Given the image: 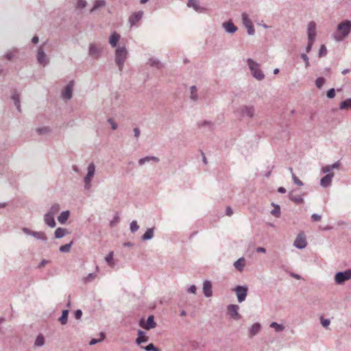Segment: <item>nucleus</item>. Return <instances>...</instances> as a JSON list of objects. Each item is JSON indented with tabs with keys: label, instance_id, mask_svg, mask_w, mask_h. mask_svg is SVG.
Listing matches in <instances>:
<instances>
[{
	"label": "nucleus",
	"instance_id": "f257e3e1",
	"mask_svg": "<svg viewBox=\"0 0 351 351\" xmlns=\"http://www.w3.org/2000/svg\"><path fill=\"white\" fill-rule=\"evenodd\" d=\"M351 32V21L344 20L339 23L337 27V31L333 34V38L340 42L348 36Z\"/></svg>",
	"mask_w": 351,
	"mask_h": 351
},
{
	"label": "nucleus",
	"instance_id": "f03ea898",
	"mask_svg": "<svg viewBox=\"0 0 351 351\" xmlns=\"http://www.w3.org/2000/svg\"><path fill=\"white\" fill-rule=\"evenodd\" d=\"M114 55V62L118 66L119 71L122 72L125 62L128 56V52L126 47L124 46L117 47L115 50Z\"/></svg>",
	"mask_w": 351,
	"mask_h": 351
},
{
	"label": "nucleus",
	"instance_id": "7ed1b4c3",
	"mask_svg": "<svg viewBox=\"0 0 351 351\" xmlns=\"http://www.w3.org/2000/svg\"><path fill=\"white\" fill-rule=\"evenodd\" d=\"M247 62L252 76L257 80H263L265 78V75L260 69V64L251 58H248Z\"/></svg>",
	"mask_w": 351,
	"mask_h": 351
},
{
	"label": "nucleus",
	"instance_id": "20e7f679",
	"mask_svg": "<svg viewBox=\"0 0 351 351\" xmlns=\"http://www.w3.org/2000/svg\"><path fill=\"white\" fill-rule=\"evenodd\" d=\"M104 47L100 43H90L88 45V54L95 60L99 59L103 53Z\"/></svg>",
	"mask_w": 351,
	"mask_h": 351
},
{
	"label": "nucleus",
	"instance_id": "39448f33",
	"mask_svg": "<svg viewBox=\"0 0 351 351\" xmlns=\"http://www.w3.org/2000/svg\"><path fill=\"white\" fill-rule=\"evenodd\" d=\"M95 173V166L94 163L91 162L88 165L87 167V173L84 178V182L85 184L84 187L86 189L88 190L91 187V180L94 177Z\"/></svg>",
	"mask_w": 351,
	"mask_h": 351
},
{
	"label": "nucleus",
	"instance_id": "423d86ee",
	"mask_svg": "<svg viewBox=\"0 0 351 351\" xmlns=\"http://www.w3.org/2000/svg\"><path fill=\"white\" fill-rule=\"evenodd\" d=\"M351 279V269L339 271L335 275V281L337 285H343L346 281Z\"/></svg>",
	"mask_w": 351,
	"mask_h": 351
},
{
	"label": "nucleus",
	"instance_id": "0eeeda50",
	"mask_svg": "<svg viewBox=\"0 0 351 351\" xmlns=\"http://www.w3.org/2000/svg\"><path fill=\"white\" fill-rule=\"evenodd\" d=\"M247 291H248V288L245 285H244V286L239 285V286H237L234 289V291L235 292V293L237 295V300L239 303H241L245 300L246 296L247 294Z\"/></svg>",
	"mask_w": 351,
	"mask_h": 351
},
{
	"label": "nucleus",
	"instance_id": "6e6552de",
	"mask_svg": "<svg viewBox=\"0 0 351 351\" xmlns=\"http://www.w3.org/2000/svg\"><path fill=\"white\" fill-rule=\"evenodd\" d=\"M242 23L247 29V34L251 36L254 35L255 33L254 25L251 19L246 13H243L242 14Z\"/></svg>",
	"mask_w": 351,
	"mask_h": 351
},
{
	"label": "nucleus",
	"instance_id": "1a4fd4ad",
	"mask_svg": "<svg viewBox=\"0 0 351 351\" xmlns=\"http://www.w3.org/2000/svg\"><path fill=\"white\" fill-rule=\"evenodd\" d=\"M239 112L242 117L252 118L255 114V108L253 106H243L239 108Z\"/></svg>",
	"mask_w": 351,
	"mask_h": 351
},
{
	"label": "nucleus",
	"instance_id": "9d476101",
	"mask_svg": "<svg viewBox=\"0 0 351 351\" xmlns=\"http://www.w3.org/2000/svg\"><path fill=\"white\" fill-rule=\"evenodd\" d=\"M22 231L25 234H26L27 235L32 236L34 238H36V239H37L38 240H41V241H43L44 242H46L47 240V237H46L45 234L43 232L33 231V230H29L27 228H22Z\"/></svg>",
	"mask_w": 351,
	"mask_h": 351
},
{
	"label": "nucleus",
	"instance_id": "9b49d317",
	"mask_svg": "<svg viewBox=\"0 0 351 351\" xmlns=\"http://www.w3.org/2000/svg\"><path fill=\"white\" fill-rule=\"evenodd\" d=\"M139 325L141 327L146 329L150 330L154 328L156 326V324L154 321V315H149L147 317V322H145L143 319H141L139 322Z\"/></svg>",
	"mask_w": 351,
	"mask_h": 351
},
{
	"label": "nucleus",
	"instance_id": "f8f14e48",
	"mask_svg": "<svg viewBox=\"0 0 351 351\" xmlns=\"http://www.w3.org/2000/svg\"><path fill=\"white\" fill-rule=\"evenodd\" d=\"M36 59L38 62L43 66H45L49 63V60L42 46L39 47L38 49Z\"/></svg>",
	"mask_w": 351,
	"mask_h": 351
},
{
	"label": "nucleus",
	"instance_id": "ddd939ff",
	"mask_svg": "<svg viewBox=\"0 0 351 351\" xmlns=\"http://www.w3.org/2000/svg\"><path fill=\"white\" fill-rule=\"evenodd\" d=\"M307 242L306 240V237L302 233L299 234L294 241L293 245L296 248L302 250L305 248Z\"/></svg>",
	"mask_w": 351,
	"mask_h": 351
},
{
	"label": "nucleus",
	"instance_id": "4468645a",
	"mask_svg": "<svg viewBox=\"0 0 351 351\" xmlns=\"http://www.w3.org/2000/svg\"><path fill=\"white\" fill-rule=\"evenodd\" d=\"M230 316L235 319L239 320L241 319V316L239 313L238 311L239 309V306L237 304H229L227 307Z\"/></svg>",
	"mask_w": 351,
	"mask_h": 351
},
{
	"label": "nucleus",
	"instance_id": "2eb2a0df",
	"mask_svg": "<svg viewBox=\"0 0 351 351\" xmlns=\"http://www.w3.org/2000/svg\"><path fill=\"white\" fill-rule=\"evenodd\" d=\"M74 86V81L71 80L66 86L64 90L62 92V97L64 99H71L73 95V88Z\"/></svg>",
	"mask_w": 351,
	"mask_h": 351
},
{
	"label": "nucleus",
	"instance_id": "dca6fc26",
	"mask_svg": "<svg viewBox=\"0 0 351 351\" xmlns=\"http://www.w3.org/2000/svg\"><path fill=\"white\" fill-rule=\"evenodd\" d=\"M308 40H315L316 37V23L314 21L308 23L307 26Z\"/></svg>",
	"mask_w": 351,
	"mask_h": 351
},
{
	"label": "nucleus",
	"instance_id": "f3484780",
	"mask_svg": "<svg viewBox=\"0 0 351 351\" xmlns=\"http://www.w3.org/2000/svg\"><path fill=\"white\" fill-rule=\"evenodd\" d=\"M334 176V173H327L320 180V185L324 188L330 186L331 185L332 180Z\"/></svg>",
	"mask_w": 351,
	"mask_h": 351
},
{
	"label": "nucleus",
	"instance_id": "a211bd4d",
	"mask_svg": "<svg viewBox=\"0 0 351 351\" xmlns=\"http://www.w3.org/2000/svg\"><path fill=\"white\" fill-rule=\"evenodd\" d=\"M143 15V11H138L137 12L133 13L129 18V23H130V25H134L137 22H138L142 19Z\"/></svg>",
	"mask_w": 351,
	"mask_h": 351
},
{
	"label": "nucleus",
	"instance_id": "6ab92c4d",
	"mask_svg": "<svg viewBox=\"0 0 351 351\" xmlns=\"http://www.w3.org/2000/svg\"><path fill=\"white\" fill-rule=\"evenodd\" d=\"M222 27L225 31L229 34H234L237 30V27L230 21L224 22L222 24Z\"/></svg>",
	"mask_w": 351,
	"mask_h": 351
},
{
	"label": "nucleus",
	"instance_id": "aec40b11",
	"mask_svg": "<svg viewBox=\"0 0 351 351\" xmlns=\"http://www.w3.org/2000/svg\"><path fill=\"white\" fill-rule=\"evenodd\" d=\"M203 293H204V295L207 298L212 296L213 291H212V284H211L210 281L205 280L204 282Z\"/></svg>",
	"mask_w": 351,
	"mask_h": 351
},
{
	"label": "nucleus",
	"instance_id": "412c9836",
	"mask_svg": "<svg viewBox=\"0 0 351 351\" xmlns=\"http://www.w3.org/2000/svg\"><path fill=\"white\" fill-rule=\"evenodd\" d=\"M187 5L190 8H193L197 12H203L205 11V8L199 5L198 0H189Z\"/></svg>",
	"mask_w": 351,
	"mask_h": 351
},
{
	"label": "nucleus",
	"instance_id": "4be33fe9",
	"mask_svg": "<svg viewBox=\"0 0 351 351\" xmlns=\"http://www.w3.org/2000/svg\"><path fill=\"white\" fill-rule=\"evenodd\" d=\"M150 161H153L156 163H158L160 161V159H159V158H158L156 156H145L144 158H140L138 161V165L142 166V165H145L146 162H148Z\"/></svg>",
	"mask_w": 351,
	"mask_h": 351
},
{
	"label": "nucleus",
	"instance_id": "5701e85b",
	"mask_svg": "<svg viewBox=\"0 0 351 351\" xmlns=\"http://www.w3.org/2000/svg\"><path fill=\"white\" fill-rule=\"evenodd\" d=\"M261 326L259 323H255L250 328H249V336L250 337H252L255 335H256L261 330Z\"/></svg>",
	"mask_w": 351,
	"mask_h": 351
},
{
	"label": "nucleus",
	"instance_id": "b1692460",
	"mask_svg": "<svg viewBox=\"0 0 351 351\" xmlns=\"http://www.w3.org/2000/svg\"><path fill=\"white\" fill-rule=\"evenodd\" d=\"M120 35L117 32H113L110 38H109V43L112 47H115L117 46V43L120 39Z\"/></svg>",
	"mask_w": 351,
	"mask_h": 351
},
{
	"label": "nucleus",
	"instance_id": "393cba45",
	"mask_svg": "<svg viewBox=\"0 0 351 351\" xmlns=\"http://www.w3.org/2000/svg\"><path fill=\"white\" fill-rule=\"evenodd\" d=\"M45 223L51 228H54L56 225V221L54 220V216L51 215L46 213L44 216Z\"/></svg>",
	"mask_w": 351,
	"mask_h": 351
},
{
	"label": "nucleus",
	"instance_id": "a878e982",
	"mask_svg": "<svg viewBox=\"0 0 351 351\" xmlns=\"http://www.w3.org/2000/svg\"><path fill=\"white\" fill-rule=\"evenodd\" d=\"M106 5V2L105 0H95L92 9L90 10V12H95L96 10L105 7Z\"/></svg>",
	"mask_w": 351,
	"mask_h": 351
},
{
	"label": "nucleus",
	"instance_id": "bb28decb",
	"mask_svg": "<svg viewBox=\"0 0 351 351\" xmlns=\"http://www.w3.org/2000/svg\"><path fill=\"white\" fill-rule=\"evenodd\" d=\"M154 228H147L145 234L142 236L143 241L150 240L154 237Z\"/></svg>",
	"mask_w": 351,
	"mask_h": 351
},
{
	"label": "nucleus",
	"instance_id": "cd10ccee",
	"mask_svg": "<svg viewBox=\"0 0 351 351\" xmlns=\"http://www.w3.org/2000/svg\"><path fill=\"white\" fill-rule=\"evenodd\" d=\"M69 215L70 212L69 210L62 211L58 217V220L61 224H64L68 220Z\"/></svg>",
	"mask_w": 351,
	"mask_h": 351
},
{
	"label": "nucleus",
	"instance_id": "c85d7f7f",
	"mask_svg": "<svg viewBox=\"0 0 351 351\" xmlns=\"http://www.w3.org/2000/svg\"><path fill=\"white\" fill-rule=\"evenodd\" d=\"M145 332L142 330L138 331V337L136 339V343L138 345H140L142 343L147 342L148 341V337L146 336H144Z\"/></svg>",
	"mask_w": 351,
	"mask_h": 351
},
{
	"label": "nucleus",
	"instance_id": "c756f323",
	"mask_svg": "<svg viewBox=\"0 0 351 351\" xmlns=\"http://www.w3.org/2000/svg\"><path fill=\"white\" fill-rule=\"evenodd\" d=\"M289 198L292 202H295L297 204H301L304 202V199L302 195H293L292 193H289Z\"/></svg>",
	"mask_w": 351,
	"mask_h": 351
},
{
	"label": "nucleus",
	"instance_id": "7c9ffc66",
	"mask_svg": "<svg viewBox=\"0 0 351 351\" xmlns=\"http://www.w3.org/2000/svg\"><path fill=\"white\" fill-rule=\"evenodd\" d=\"M244 265H245V258H240L234 263V266L235 267V268L240 271H241L243 269Z\"/></svg>",
	"mask_w": 351,
	"mask_h": 351
},
{
	"label": "nucleus",
	"instance_id": "2f4dec72",
	"mask_svg": "<svg viewBox=\"0 0 351 351\" xmlns=\"http://www.w3.org/2000/svg\"><path fill=\"white\" fill-rule=\"evenodd\" d=\"M66 232V228H58L54 232V237L56 239H61L65 236Z\"/></svg>",
	"mask_w": 351,
	"mask_h": 351
},
{
	"label": "nucleus",
	"instance_id": "473e14b6",
	"mask_svg": "<svg viewBox=\"0 0 351 351\" xmlns=\"http://www.w3.org/2000/svg\"><path fill=\"white\" fill-rule=\"evenodd\" d=\"M339 108L341 110L351 109V98L342 101L339 104Z\"/></svg>",
	"mask_w": 351,
	"mask_h": 351
},
{
	"label": "nucleus",
	"instance_id": "72a5a7b5",
	"mask_svg": "<svg viewBox=\"0 0 351 351\" xmlns=\"http://www.w3.org/2000/svg\"><path fill=\"white\" fill-rule=\"evenodd\" d=\"M69 310H63L59 321L62 325H65L68 321Z\"/></svg>",
	"mask_w": 351,
	"mask_h": 351
},
{
	"label": "nucleus",
	"instance_id": "f704fd0d",
	"mask_svg": "<svg viewBox=\"0 0 351 351\" xmlns=\"http://www.w3.org/2000/svg\"><path fill=\"white\" fill-rule=\"evenodd\" d=\"M60 206L58 204H53L47 213V214L51 215L52 216H55L60 210Z\"/></svg>",
	"mask_w": 351,
	"mask_h": 351
},
{
	"label": "nucleus",
	"instance_id": "c9c22d12",
	"mask_svg": "<svg viewBox=\"0 0 351 351\" xmlns=\"http://www.w3.org/2000/svg\"><path fill=\"white\" fill-rule=\"evenodd\" d=\"M12 99L14 101V105L19 112H21L20 98L19 95L14 93L12 96Z\"/></svg>",
	"mask_w": 351,
	"mask_h": 351
},
{
	"label": "nucleus",
	"instance_id": "e433bc0d",
	"mask_svg": "<svg viewBox=\"0 0 351 351\" xmlns=\"http://www.w3.org/2000/svg\"><path fill=\"white\" fill-rule=\"evenodd\" d=\"M73 241H71L69 243H67V244H65V245H63L60 246V248H59L60 252H62V253H68V252H69L70 250H71V247L73 245Z\"/></svg>",
	"mask_w": 351,
	"mask_h": 351
},
{
	"label": "nucleus",
	"instance_id": "4c0bfd02",
	"mask_svg": "<svg viewBox=\"0 0 351 351\" xmlns=\"http://www.w3.org/2000/svg\"><path fill=\"white\" fill-rule=\"evenodd\" d=\"M190 90H191V95H190L191 99L193 101H197L198 99V96H197V90L196 86H191Z\"/></svg>",
	"mask_w": 351,
	"mask_h": 351
},
{
	"label": "nucleus",
	"instance_id": "58836bf2",
	"mask_svg": "<svg viewBox=\"0 0 351 351\" xmlns=\"http://www.w3.org/2000/svg\"><path fill=\"white\" fill-rule=\"evenodd\" d=\"M274 209L271 211V214L276 217H279L280 215V207L279 205L272 203Z\"/></svg>",
	"mask_w": 351,
	"mask_h": 351
},
{
	"label": "nucleus",
	"instance_id": "ea45409f",
	"mask_svg": "<svg viewBox=\"0 0 351 351\" xmlns=\"http://www.w3.org/2000/svg\"><path fill=\"white\" fill-rule=\"evenodd\" d=\"M45 343V339L44 337L42 335H39L37 336L34 345L36 346H43Z\"/></svg>",
	"mask_w": 351,
	"mask_h": 351
},
{
	"label": "nucleus",
	"instance_id": "a19ab883",
	"mask_svg": "<svg viewBox=\"0 0 351 351\" xmlns=\"http://www.w3.org/2000/svg\"><path fill=\"white\" fill-rule=\"evenodd\" d=\"M149 64L151 66L156 67L157 69H160L161 67V64L157 59L150 58L149 60Z\"/></svg>",
	"mask_w": 351,
	"mask_h": 351
},
{
	"label": "nucleus",
	"instance_id": "79ce46f5",
	"mask_svg": "<svg viewBox=\"0 0 351 351\" xmlns=\"http://www.w3.org/2000/svg\"><path fill=\"white\" fill-rule=\"evenodd\" d=\"M99 335L101 337L100 339H92L89 342V345L93 346L99 342L102 341L105 338V335L104 332H100Z\"/></svg>",
	"mask_w": 351,
	"mask_h": 351
},
{
	"label": "nucleus",
	"instance_id": "37998d69",
	"mask_svg": "<svg viewBox=\"0 0 351 351\" xmlns=\"http://www.w3.org/2000/svg\"><path fill=\"white\" fill-rule=\"evenodd\" d=\"M113 256H114V253L113 252H110L108 253V254L105 257V260L108 263V264L110 266H113L114 265V263H113Z\"/></svg>",
	"mask_w": 351,
	"mask_h": 351
},
{
	"label": "nucleus",
	"instance_id": "c03bdc74",
	"mask_svg": "<svg viewBox=\"0 0 351 351\" xmlns=\"http://www.w3.org/2000/svg\"><path fill=\"white\" fill-rule=\"evenodd\" d=\"M199 128H203V127H208L209 128L212 129L213 126V123L211 121H203L201 122H199L197 123Z\"/></svg>",
	"mask_w": 351,
	"mask_h": 351
},
{
	"label": "nucleus",
	"instance_id": "a18cd8bd",
	"mask_svg": "<svg viewBox=\"0 0 351 351\" xmlns=\"http://www.w3.org/2000/svg\"><path fill=\"white\" fill-rule=\"evenodd\" d=\"M270 327L274 328L277 332H280L284 329V327L282 325L279 324L275 322L271 323Z\"/></svg>",
	"mask_w": 351,
	"mask_h": 351
},
{
	"label": "nucleus",
	"instance_id": "49530a36",
	"mask_svg": "<svg viewBox=\"0 0 351 351\" xmlns=\"http://www.w3.org/2000/svg\"><path fill=\"white\" fill-rule=\"evenodd\" d=\"M130 231L132 233L136 232L139 228L137 221L135 220L132 221L130 224Z\"/></svg>",
	"mask_w": 351,
	"mask_h": 351
},
{
	"label": "nucleus",
	"instance_id": "de8ad7c7",
	"mask_svg": "<svg viewBox=\"0 0 351 351\" xmlns=\"http://www.w3.org/2000/svg\"><path fill=\"white\" fill-rule=\"evenodd\" d=\"M143 349L146 351H160V349L156 348L153 343L148 344L143 347Z\"/></svg>",
	"mask_w": 351,
	"mask_h": 351
},
{
	"label": "nucleus",
	"instance_id": "09e8293b",
	"mask_svg": "<svg viewBox=\"0 0 351 351\" xmlns=\"http://www.w3.org/2000/svg\"><path fill=\"white\" fill-rule=\"evenodd\" d=\"M325 83V79L322 77L317 78L315 85L318 88H321Z\"/></svg>",
	"mask_w": 351,
	"mask_h": 351
},
{
	"label": "nucleus",
	"instance_id": "8fccbe9b",
	"mask_svg": "<svg viewBox=\"0 0 351 351\" xmlns=\"http://www.w3.org/2000/svg\"><path fill=\"white\" fill-rule=\"evenodd\" d=\"M327 53V49L324 45H322L319 50V56L324 57Z\"/></svg>",
	"mask_w": 351,
	"mask_h": 351
},
{
	"label": "nucleus",
	"instance_id": "3c124183",
	"mask_svg": "<svg viewBox=\"0 0 351 351\" xmlns=\"http://www.w3.org/2000/svg\"><path fill=\"white\" fill-rule=\"evenodd\" d=\"M292 179H293V182L300 186H302L304 185L303 182L295 175L294 173H292Z\"/></svg>",
	"mask_w": 351,
	"mask_h": 351
},
{
	"label": "nucleus",
	"instance_id": "603ef678",
	"mask_svg": "<svg viewBox=\"0 0 351 351\" xmlns=\"http://www.w3.org/2000/svg\"><path fill=\"white\" fill-rule=\"evenodd\" d=\"M36 132L39 134H44L49 132V128L48 127L39 128L36 129Z\"/></svg>",
	"mask_w": 351,
	"mask_h": 351
},
{
	"label": "nucleus",
	"instance_id": "864d4df0",
	"mask_svg": "<svg viewBox=\"0 0 351 351\" xmlns=\"http://www.w3.org/2000/svg\"><path fill=\"white\" fill-rule=\"evenodd\" d=\"M119 217L118 215V213H116V215H114L113 219L110 221V226L111 227L116 226V224L119 222Z\"/></svg>",
	"mask_w": 351,
	"mask_h": 351
},
{
	"label": "nucleus",
	"instance_id": "5fc2aeb1",
	"mask_svg": "<svg viewBox=\"0 0 351 351\" xmlns=\"http://www.w3.org/2000/svg\"><path fill=\"white\" fill-rule=\"evenodd\" d=\"M326 96L329 99H332L335 97V88H330L327 92H326Z\"/></svg>",
	"mask_w": 351,
	"mask_h": 351
},
{
	"label": "nucleus",
	"instance_id": "6e6d98bb",
	"mask_svg": "<svg viewBox=\"0 0 351 351\" xmlns=\"http://www.w3.org/2000/svg\"><path fill=\"white\" fill-rule=\"evenodd\" d=\"M301 58L305 62V67L308 68L310 65L309 64V59L306 54L302 53L301 54Z\"/></svg>",
	"mask_w": 351,
	"mask_h": 351
},
{
	"label": "nucleus",
	"instance_id": "4d7b16f0",
	"mask_svg": "<svg viewBox=\"0 0 351 351\" xmlns=\"http://www.w3.org/2000/svg\"><path fill=\"white\" fill-rule=\"evenodd\" d=\"M95 276H96L94 273L89 274L86 278H84V282H89L95 279Z\"/></svg>",
	"mask_w": 351,
	"mask_h": 351
},
{
	"label": "nucleus",
	"instance_id": "13d9d810",
	"mask_svg": "<svg viewBox=\"0 0 351 351\" xmlns=\"http://www.w3.org/2000/svg\"><path fill=\"white\" fill-rule=\"evenodd\" d=\"M86 0H77V7L78 8H84L86 6Z\"/></svg>",
	"mask_w": 351,
	"mask_h": 351
},
{
	"label": "nucleus",
	"instance_id": "bf43d9fd",
	"mask_svg": "<svg viewBox=\"0 0 351 351\" xmlns=\"http://www.w3.org/2000/svg\"><path fill=\"white\" fill-rule=\"evenodd\" d=\"M107 121H108V123H109L110 124L111 128L113 130H117L118 126H117V124L116 123V122L113 120V119L109 118Z\"/></svg>",
	"mask_w": 351,
	"mask_h": 351
},
{
	"label": "nucleus",
	"instance_id": "052dcab7",
	"mask_svg": "<svg viewBox=\"0 0 351 351\" xmlns=\"http://www.w3.org/2000/svg\"><path fill=\"white\" fill-rule=\"evenodd\" d=\"M320 319H321V324L324 327L326 328L329 326L330 322L328 319H324L323 317H321Z\"/></svg>",
	"mask_w": 351,
	"mask_h": 351
},
{
	"label": "nucleus",
	"instance_id": "680f3d73",
	"mask_svg": "<svg viewBox=\"0 0 351 351\" xmlns=\"http://www.w3.org/2000/svg\"><path fill=\"white\" fill-rule=\"evenodd\" d=\"M332 168H331V166L330 165H326V166H324L322 168V172L324 173H332L331 171H332Z\"/></svg>",
	"mask_w": 351,
	"mask_h": 351
},
{
	"label": "nucleus",
	"instance_id": "e2e57ef3",
	"mask_svg": "<svg viewBox=\"0 0 351 351\" xmlns=\"http://www.w3.org/2000/svg\"><path fill=\"white\" fill-rule=\"evenodd\" d=\"M314 42H315V40H308V44H307V46L306 47V51L307 53L311 51Z\"/></svg>",
	"mask_w": 351,
	"mask_h": 351
},
{
	"label": "nucleus",
	"instance_id": "0e129e2a",
	"mask_svg": "<svg viewBox=\"0 0 351 351\" xmlns=\"http://www.w3.org/2000/svg\"><path fill=\"white\" fill-rule=\"evenodd\" d=\"M321 215L318 214L314 213L311 215V220L314 222L319 221L321 219Z\"/></svg>",
	"mask_w": 351,
	"mask_h": 351
},
{
	"label": "nucleus",
	"instance_id": "69168bd1",
	"mask_svg": "<svg viewBox=\"0 0 351 351\" xmlns=\"http://www.w3.org/2000/svg\"><path fill=\"white\" fill-rule=\"evenodd\" d=\"M16 51V50H14V51H8L5 53V57L7 60H12L14 56V53Z\"/></svg>",
	"mask_w": 351,
	"mask_h": 351
},
{
	"label": "nucleus",
	"instance_id": "338daca9",
	"mask_svg": "<svg viewBox=\"0 0 351 351\" xmlns=\"http://www.w3.org/2000/svg\"><path fill=\"white\" fill-rule=\"evenodd\" d=\"M82 316V311L80 309L75 311V319H81Z\"/></svg>",
	"mask_w": 351,
	"mask_h": 351
},
{
	"label": "nucleus",
	"instance_id": "774afa93",
	"mask_svg": "<svg viewBox=\"0 0 351 351\" xmlns=\"http://www.w3.org/2000/svg\"><path fill=\"white\" fill-rule=\"evenodd\" d=\"M196 290H197V288H196L195 285H191V286L189 287V288L188 289L187 291L189 293L195 294L196 293Z\"/></svg>",
	"mask_w": 351,
	"mask_h": 351
}]
</instances>
